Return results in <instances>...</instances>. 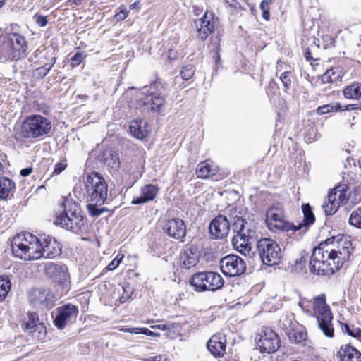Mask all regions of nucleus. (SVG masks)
I'll return each instance as SVG.
<instances>
[{
  "label": "nucleus",
  "instance_id": "f257e3e1",
  "mask_svg": "<svg viewBox=\"0 0 361 361\" xmlns=\"http://www.w3.org/2000/svg\"><path fill=\"white\" fill-rule=\"evenodd\" d=\"M353 247L346 239L328 238L315 247L310 259V270L318 275H331L350 260Z\"/></svg>",
  "mask_w": 361,
  "mask_h": 361
},
{
  "label": "nucleus",
  "instance_id": "f03ea898",
  "mask_svg": "<svg viewBox=\"0 0 361 361\" xmlns=\"http://www.w3.org/2000/svg\"><path fill=\"white\" fill-rule=\"evenodd\" d=\"M11 249L15 257L25 261L52 259L61 254L59 243L54 238L48 236L41 241L30 233L16 235L12 240Z\"/></svg>",
  "mask_w": 361,
  "mask_h": 361
},
{
  "label": "nucleus",
  "instance_id": "7ed1b4c3",
  "mask_svg": "<svg viewBox=\"0 0 361 361\" xmlns=\"http://www.w3.org/2000/svg\"><path fill=\"white\" fill-rule=\"evenodd\" d=\"M85 220L79 206L72 200H66L63 209L56 213L54 223L74 233H80L87 229Z\"/></svg>",
  "mask_w": 361,
  "mask_h": 361
},
{
  "label": "nucleus",
  "instance_id": "20e7f679",
  "mask_svg": "<svg viewBox=\"0 0 361 361\" xmlns=\"http://www.w3.org/2000/svg\"><path fill=\"white\" fill-rule=\"evenodd\" d=\"M142 94L143 99L137 101V109L144 107L147 111L157 113L163 111L168 92L159 80L154 81L148 88L145 87Z\"/></svg>",
  "mask_w": 361,
  "mask_h": 361
},
{
  "label": "nucleus",
  "instance_id": "39448f33",
  "mask_svg": "<svg viewBox=\"0 0 361 361\" xmlns=\"http://www.w3.org/2000/svg\"><path fill=\"white\" fill-rule=\"evenodd\" d=\"M83 198L88 202L104 204L108 198V184L98 173L88 174L84 180Z\"/></svg>",
  "mask_w": 361,
  "mask_h": 361
},
{
  "label": "nucleus",
  "instance_id": "423d86ee",
  "mask_svg": "<svg viewBox=\"0 0 361 361\" xmlns=\"http://www.w3.org/2000/svg\"><path fill=\"white\" fill-rule=\"evenodd\" d=\"M52 123L50 120L39 114L27 116L20 128L21 135L26 139H37L50 133Z\"/></svg>",
  "mask_w": 361,
  "mask_h": 361
},
{
  "label": "nucleus",
  "instance_id": "0eeeda50",
  "mask_svg": "<svg viewBox=\"0 0 361 361\" xmlns=\"http://www.w3.org/2000/svg\"><path fill=\"white\" fill-rule=\"evenodd\" d=\"M313 314L317 318L319 328L328 338H333L334 329L332 325L333 314L326 304L324 293L313 298Z\"/></svg>",
  "mask_w": 361,
  "mask_h": 361
},
{
  "label": "nucleus",
  "instance_id": "6e6552de",
  "mask_svg": "<svg viewBox=\"0 0 361 361\" xmlns=\"http://www.w3.org/2000/svg\"><path fill=\"white\" fill-rule=\"evenodd\" d=\"M190 284L197 292L216 291L224 284L222 276L214 271H200L194 274L189 280Z\"/></svg>",
  "mask_w": 361,
  "mask_h": 361
},
{
  "label": "nucleus",
  "instance_id": "1a4fd4ad",
  "mask_svg": "<svg viewBox=\"0 0 361 361\" xmlns=\"http://www.w3.org/2000/svg\"><path fill=\"white\" fill-rule=\"evenodd\" d=\"M257 250L262 263L267 266L277 265L282 257L279 244L270 238H262L257 241Z\"/></svg>",
  "mask_w": 361,
  "mask_h": 361
},
{
  "label": "nucleus",
  "instance_id": "9d476101",
  "mask_svg": "<svg viewBox=\"0 0 361 361\" xmlns=\"http://www.w3.org/2000/svg\"><path fill=\"white\" fill-rule=\"evenodd\" d=\"M347 190L348 185L346 184H340L329 193L326 201L322 205L326 215L334 214L340 205L347 202L348 199Z\"/></svg>",
  "mask_w": 361,
  "mask_h": 361
},
{
  "label": "nucleus",
  "instance_id": "9b49d317",
  "mask_svg": "<svg viewBox=\"0 0 361 361\" xmlns=\"http://www.w3.org/2000/svg\"><path fill=\"white\" fill-rule=\"evenodd\" d=\"M255 341L262 353H273L280 347L281 341L278 334L271 329L264 327L257 335Z\"/></svg>",
  "mask_w": 361,
  "mask_h": 361
},
{
  "label": "nucleus",
  "instance_id": "f8f14e48",
  "mask_svg": "<svg viewBox=\"0 0 361 361\" xmlns=\"http://www.w3.org/2000/svg\"><path fill=\"white\" fill-rule=\"evenodd\" d=\"M229 217L233 222V230L236 234L251 241L257 239L255 228L245 222L243 219L241 212L236 207L229 209Z\"/></svg>",
  "mask_w": 361,
  "mask_h": 361
},
{
  "label": "nucleus",
  "instance_id": "ddd939ff",
  "mask_svg": "<svg viewBox=\"0 0 361 361\" xmlns=\"http://www.w3.org/2000/svg\"><path fill=\"white\" fill-rule=\"evenodd\" d=\"M266 222L269 230L273 232L278 231H295L299 228L288 223L283 215V210L280 206L270 207L266 214Z\"/></svg>",
  "mask_w": 361,
  "mask_h": 361
},
{
  "label": "nucleus",
  "instance_id": "4468645a",
  "mask_svg": "<svg viewBox=\"0 0 361 361\" xmlns=\"http://www.w3.org/2000/svg\"><path fill=\"white\" fill-rule=\"evenodd\" d=\"M56 300V296L47 288H33L29 293V301L35 307L51 309Z\"/></svg>",
  "mask_w": 361,
  "mask_h": 361
},
{
  "label": "nucleus",
  "instance_id": "2eb2a0df",
  "mask_svg": "<svg viewBox=\"0 0 361 361\" xmlns=\"http://www.w3.org/2000/svg\"><path fill=\"white\" fill-rule=\"evenodd\" d=\"M222 273L228 276H240L245 270V262L238 256L229 255L223 257L219 262Z\"/></svg>",
  "mask_w": 361,
  "mask_h": 361
},
{
  "label": "nucleus",
  "instance_id": "dca6fc26",
  "mask_svg": "<svg viewBox=\"0 0 361 361\" xmlns=\"http://www.w3.org/2000/svg\"><path fill=\"white\" fill-rule=\"evenodd\" d=\"M78 314V307L72 304H67L56 309V315L54 319V325L59 329L75 321Z\"/></svg>",
  "mask_w": 361,
  "mask_h": 361
},
{
  "label": "nucleus",
  "instance_id": "f3484780",
  "mask_svg": "<svg viewBox=\"0 0 361 361\" xmlns=\"http://www.w3.org/2000/svg\"><path fill=\"white\" fill-rule=\"evenodd\" d=\"M23 329L35 338L42 339L46 334L45 327L39 322V316L35 312L27 314V319L23 324Z\"/></svg>",
  "mask_w": 361,
  "mask_h": 361
},
{
  "label": "nucleus",
  "instance_id": "a211bd4d",
  "mask_svg": "<svg viewBox=\"0 0 361 361\" xmlns=\"http://www.w3.org/2000/svg\"><path fill=\"white\" fill-rule=\"evenodd\" d=\"M197 37L205 40L214 30V13L206 11L202 18L195 21Z\"/></svg>",
  "mask_w": 361,
  "mask_h": 361
},
{
  "label": "nucleus",
  "instance_id": "6ab92c4d",
  "mask_svg": "<svg viewBox=\"0 0 361 361\" xmlns=\"http://www.w3.org/2000/svg\"><path fill=\"white\" fill-rule=\"evenodd\" d=\"M44 274L53 282L63 283L68 276V269L64 265L47 262L44 264Z\"/></svg>",
  "mask_w": 361,
  "mask_h": 361
},
{
  "label": "nucleus",
  "instance_id": "aec40b11",
  "mask_svg": "<svg viewBox=\"0 0 361 361\" xmlns=\"http://www.w3.org/2000/svg\"><path fill=\"white\" fill-rule=\"evenodd\" d=\"M229 230V221L223 215H218L209 224V231L211 234L214 235L217 239H223L227 236Z\"/></svg>",
  "mask_w": 361,
  "mask_h": 361
},
{
  "label": "nucleus",
  "instance_id": "412c9836",
  "mask_svg": "<svg viewBox=\"0 0 361 361\" xmlns=\"http://www.w3.org/2000/svg\"><path fill=\"white\" fill-rule=\"evenodd\" d=\"M165 229L169 236L183 241L186 234V226L180 219H172L167 221Z\"/></svg>",
  "mask_w": 361,
  "mask_h": 361
},
{
  "label": "nucleus",
  "instance_id": "4be33fe9",
  "mask_svg": "<svg viewBox=\"0 0 361 361\" xmlns=\"http://www.w3.org/2000/svg\"><path fill=\"white\" fill-rule=\"evenodd\" d=\"M207 348L215 357H221L226 350V338L221 334L212 336L207 342Z\"/></svg>",
  "mask_w": 361,
  "mask_h": 361
},
{
  "label": "nucleus",
  "instance_id": "5701e85b",
  "mask_svg": "<svg viewBox=\"0 0 361 361\" xmlns=\"http://www.w3.org/2000/svg\"><path fill=\"white\" fill-rule=\"evenodd\" d=\"M159 189L157 185L148 184L141 188V195L132 200L133 204H142L152 201L157 196Z\"/></svg>",
  "mask_w": 361,
  "mask_h": 361
},
{
  "label": "nucleus",
  "instance_id": "b1692460",
  "mask_svg": "<svg viewBox=\"0 0 361 361\" xmlns=\"http://www.w3.org/2000/svg\"><path fill=\"white\" fill-rule=\"evenodd\" d=\"M0 54L6 59L14 60L20 58V53L16 47L11 38L5 37L0 45Z\"/></svg>",
  "mask_w": 361,
  "mask_h": 361
},
{
  "label": "nucleus",
  "instance_id": "393cba45",
  "mask_svg": "<svg viewBox=\"0 0 361 361\" xmlns=\"http://www.w3.org/2000/svg\"><path fill=\"white\" fill-rule=\"evenodd\" d=\"M219 168L210 160H205L199 163L196 169L198 178H208L217 173Z\"/></svg>",
  "mask_w": 361,
  "mask_h": 361
},
{
  "label": "nucleus",
  "instance_id": "a878e982",
  "mask_svg": "<svg viewBox=\"0 0 361 361\" xmlns=\"http://www.w3.org/2000/svg\"><path fill=\"white\" fill-rule=\"evenodd\" d=\"M130 134L135 138L142 140L145 138L149 132L148 125L143 120L133 121L129 126Z\"/></svg>",
  "mask_w": 361,
  "mask_h": 361
},
{
  "label": "nucleus",
  "instance_id": "bb28decb",
  "mask_svg": "<svg viewBox=\"0 0 361 361\" xmlns=\"http://www.w3.org/2000/svg\"><path fill=\"white\" fill-rule=\"evenodd\" d=\"M199 255L197 249L189 247L183 251L180 255V262L185 269L194 267L197 263Z\"/></svg>",
  "mask_w": 361,
  "mask_h": 361
},
{
  "label": "nucleus",
  "instance_id": "cd10ccee",
  "mask_svg": "<svg viewBox=\"0 0 361 361\" xmlns=\"http://www.w3.org/2000/svg\"><path fill=\"white\" fill-rule=\"evenodd\" d=\"M338 355L341 361H361V353L348 345L340 348Z\"/></svg>",
  "mask_w": 361,
  "mask_h": 361
},
{
  "label": "nucleus",
  "instance_id": "c85d7f7f",
  "mask_svg": "<svg viewBox=\"0 0 361 361\" xmlns=\"http://www.w3.org/2000/svg\"><path fill=\"white\" fill-rule=\"evenodd\" d=\"M233 247L241 254L246 255L251 251L252 241L236 234L232 240Z\"/></svg>",
  "mask_w": 361,
  "mask_h": 361
},
{
  "label": "nucleus",
  "instance_id": "c756f323",
  "mask_svg": "<svg viewBox=\"0 0 361 361\" xmlns=\"http://www.w3.org/2000/svg\"><path fill=\"white\" fill-rule=\"evenodd\" d=\"M343 76L341 68L334 67L327 70L321 77L322 83H331L340 80Z\"/></svg>",
  "mask_w": 361,
  "mask_h": 361
},
{
  "label": "nucleus",
  "instance_id": "7c9ffc66",
  "mask_svg": "<svg viewBox=\"0 0 361 361\" xmlns=\"http://www.w3.org/2000/svg\"><path fill=\"white\" fill-rule=\"evenodd\" d=\"M15 188V183L8 178L0 179V198L6 199L9 195L10 192Z\"/></svg>",
  "mask_w": 361,
  "mask_h": 361
},
{
  "label": "nucleus",
  "instance_id": "2f4dec72",
  "mask_svg": "<svg viewBox=\"0 0 361 361\" xmlns=\"http://www.w3.org/2000/svg\"><path fill=\"white\" fill-rule=\"evenodd\" d=\"M11 288L10 279L7 276H0V302L5 300Z\"/></svg>",
  "mask_w": 361,
  "mask_h": 361
},
{
  "label": "nucleus",
  "instance_id": "473e14b6",
  "mask_svg": "<svg viewBox=\"0 0 361 361\" xmlns=\"http://www.w3.org/2000/svg\"><path fill=\"white\" fill-rule=\"evenodd\" d=\"M105 164L111 171H117L120 166V160L117 153L111 152L105 158Z\"/></svg>",
  "mask_w": 361,
  "mask_h": 361
},
{
  "label": "nucleus",
  "instance_id": "72a5a7b5",
  "mask_svg": "<svg viewBox=\"0 0 361 361\" xmlns=\"http://www.w3.org/2000/svg\"><path fill=\"white\" fill-rule=\"evenodd\" d=\"M8 37L12 39V41L13 42V44L17 48V50H18L20 54L25 51L26 42L24 37L16 33L11 35Z\"/></svg>",
  "mask_w": 361,
  "mask_h": 361
},
{
  "label": "nucleus",
  "instance_id": "f704fd0d",
  "mask_svg": "<svg viewBox=\"0 0 361 361\" xmlns=\"http://www.w3.org/2000/svg\"><path fill=\"white\" fill-rule=\"evenodd\" d=\"M350 225L361 229V207L354 209L349 217Z\"/></svg>",
  "mask_w": 361,
  "mask_h": 361
},
{
  "label": "nucleus",
  "instance_id": "c9c22d12",
  "mask_svg": "<svg viewBox=\"0 0 361 361\" xmlns=\"http://www.w3.org/2000/svg\"><path fill=\"white\" fill-rule=\"evenodd\" d=\"M100 205L101 204H99L90 202L87 205V209L88 214L93 218H96V217L99 216L104 212H106L108 210L106 208H99V206H100Z\"/></svg>",
  "mask_w": 361,
  "mask_h": 361
},
{
  "label": "nucleus",
  "instance_id": "e433bc0d",
  "mask_svg": "<svg viewBox=\"0 0 361 361\" xmlns=\"http://www.w3.org/2000/svg\"><path fill=\"white\" fill-rule=\"evenodd\" d=\"M342 106L339 103L331 104H326L322 106H319L317 109V113L319 114H324L329 112L334 111H341Z\"/></svg>",
  "mask_w": 361,
  "mask_h": 361
},
{
  "label": "nucleus",
  "instance_id": "4c0bfd02",
  "mask_svg": "<svg viewBox=\"0 0 361 361\" xmlns=\"http://www.w3.org/2000/svg\"><path fill=\"white\" fill-rule=\"evenodd\" d=\"M302 212L304 214V222L306 225L312 224L314 222V215L311 210L309 204H304L302 206Z\"/></svg>",
  "mask_w": 361,
  "mask_h": 361
},
{
  "label": "nucleus",
  "instance_id": "58836bf2",
  "mask_svg": "<svg viewBox=\"0 0 361 361\" xmlns=\"http://www.w3.org/2000/svg\"><path fill=\"white\" fill-rule=\"evenodd\" d=\"M195 73V68L192 65L189 64L183 67L180 71L181 78L184 80H188L190 79Z\"/></svg>",
  "mask_w": 361,
  "mask_h": 361
},
{
  "label": "nucleus",
  "instance_id": "ea45409f",
  "mask_svg": "<svg viewBox=\"0 0 361 361\" xmlns=\"http://www.w3.org/2000/svg\"><path fill=\"white\" fill-rule=\"evenodd\" d=\"M291 75H292L291 72L288 71H284L280 75V80L286 90L289 89L290 87Z\"/></svg>",
  "mask_w": 361,
  "mask_h": 361
},
{
  "label": "nucleus",
  "instance_id": "a19ab883",
  "mask_svg": "<svg viewBox=\"0 0 361 361\" xmlns=\"http://www.w3.org/2000/svg\"><path fill=\"white\" fill-rule=\"evenodd\" d=\"M343 330H344L350 336L355 338L361 337V329L356 328L354 326H350L348 324H345Z\"/></svg>",
  "mask_w": 361,
  "mask_h": 361
},
{
  "label": "nucleus",
  "instance_id": "79ce46f5",
  "mask_svg": "<svg viewBox=\"0 0 361 361\" xmlns=\"http://www.w3.org/2000/svg\"><path fill=\"white\" fill-rule=\"evenodd\" d=\"M307 334L302 331H293L290 335V340L295 343H301L306 340Z\"/></svg>",
  "mask_w": 361,
  "mask_h": 361
},
{
  "label": "nucleus",
  "instance_id": "37998d69",
  "mask_svg": "<svg viewBox=\"0 0 361 361\" xmlns=\"http://www.w3.org/2000/svg\"><path fill=\"white\" fill-rule=\"evenodd\" d=\"M51 61H52L51 64L46 63L43 66L37 69V73L38 76H39L40 78H42L47 75V73L49 72V71L51 70L53 65L55 63V61H56L55 58H53L51 59Z\"/></svg>",
  "mask_w": 361,
  "mask_h": 361
},
{
  "label": "nucleus",
  "instance_id": "c03bdc74",
  "mask_svg": "<svg viewBox=\"0 0 361 361\" xmlns=\"http://www.w3.org/2000/svg\"><path fill=\"white\" fill-rule=\"evenodd\" d=\"M269 5L270 1H262L260 4V9L262 13V18L266 20L269 19Z\"/></svg>",
  "mask_w": 361,
  "mask_h": 361
},
{
  "label": "nucleus",
  "instance_id": "a18cd8bd",
  "mask_svg": "<svg viewBox=\"0 0 361 361\" xmlns=\"http://www.w3.org/2000/svg\"><path fill=\"white\" fill-rule=\"evenodd\" d=\"M124 255L118 254L116 257L109 264L106 269L110 271L114 270L116 267H118Z\"/></svg>",
  "mask_w": 361,
  "mask_h": 361
},
{
  "label": "nucleus",
  "instance_id": "49530a36",
  "mask_svg": "<svg viewBox=\"0 0 361 361\" xmlns=\"http://www.w3.org/2000/svg\"><path fill=\"white\" fill-rule=\"evenodd\" d=\"M84 59V56L82 53L77 52L71 57V65L73 67L78 66Z\"/></svg>",
  "mask_w": 361,
  "mask_h": 361
},
{
  "label": "nucleus",
  "instance_id": "de8ad7c7",
  "mask_svg": "<svg viewBox=\"0 0 361 361\" xmlns=\"http://www.w3.org/2000/svg\"><path fill=\"white\" fill-rule=\"evenodd\" d=\"M322 41L324 49H328L333 47L334 44V38L329 35H324L322 37Z\"/></svg>",
  "mask_w": 361,
  "mask_h": 361
},
{
  "label": "nucleus",
  "instance_id": "09e8293b",
  "mask_svg": "<svg viewBox=\"0 0 361 361\" xmlns=\"http://www.w3.org/2000/svg\"><path fill=\"white\" fill-rule=\"evenodd\" d=\"M228 6L233 8L236 12L240 11L243 8L237 0H226Z\"/></svg>",
  "mask_w": 361,
  "mask_h": 361
},
{
  "label": "nucleus",
  "instance_id": "8fccbe9b",
  "mask_svg": "<svg viewBox=\"0 0 361 361\" xmlns=\"http://www.w3.org/2000/svg\"><path fill=\"white\" fill-rule=\"evenodd\" d=\"M34 18H35L37 24L40 27H44L48 23L45 16L41 15H35Z\"/></svg>",
  "mask_w": 361,
  "mask_h": 361
},
{
  "label": "nucleus",
  "instance_id": "3c124183",
  "mask_svg": "<svg viewBox=\"0 0 361 361\" xmlns=\"http://www.w3.org/2000/svg\"><path fill=\"white\" fill-rule=\"evenodd\" d=\"M138 334H142L147 336H159L160 334L159 333H156L154 331H152L151 330L147 329V328H138Z\"/></svg>",
  "mask_w": 361,
  "mask_h": 361
},
{
  "label": "nucleus",
  "instance_id": "603ef678",
  "mask_svg": "<svg viewBox=\"0 0 361 361\" xmlns=\"http://www.w3.org/2000/svg\"><path fill=\"white\" fill-rule=\"evenodd\" d=\"M128 14H129V11H128L125 8H121V11L119 13H118L116 15V18L117 20H123L128 17Z\"/></svg>",
  "mask_w": 361,
  "mask_h": 361
},
{
  "label": "nucleus",
  "instance_id": "864d4df0",
  "mask_svg": "<svg viewBox=\"0 0 361 361\" xmlns=\"http://www.w3.org/2000/svg\"><path fill=\"white\" fill-rule=\"evenodd\" d=\"M352 110H361V103L360 104H348L344 106H342V111H352Z\"/></svg>",
  "mask_w": 361,
  "mask_h": 361
},
{
  "label": "nucleus",
  "instance_id": "5fc2aeb1",
  "mask_svg": "<svg viewBox=\"0 0 361 361\" xmlns=\"http://www.w3.org/2000/svg\"><path fill=\"white\" fill-rule=\"evenodd\" d=\"M66 167V164L63 162H59L54 166V173L56 174L61 173Z\"/></svg>",
  "mask_w": 361,
  "mask_h": 361
},
{
  "label": "nucleus",
  "instance_id": "6e6d98bb",
  "mask_svg": "<svg viewBox=\"0 0 361 361\" xmlns=\"http://www.w3.org/2000/svg\"><path fill=\"white\" fill-rule=\"evenodd\" d=\"M138 328L139 327H136V328L121 327L119 329V331H123V332H128L130 334H138Z\"/></svg>",
  "mask_w": 361,
  "mask_h": 361
},
{
  "label": "nucleus",
  "instance_id": "4d7b16f0",
  "mask_svg": "<svg viewBox=\"0 0 361 361\" xmlns=\"http://www.w3.org/2000/svg\"><path fill=\"white\" fill-rule=\"evenodd\" d=\"M153 329H160V330H168L169 329V326L165 324H159V325H153L151 326Z\"/></svg>",
  "mask_w": 361,
  "mask_h": 361
},
{
  "label": "nucleus",
  "instance_id": "13d9d810",
  "mask_svg": "<svg viewBox=\"0 0 361 361\" xmlns=\"http://www.w3.org/2000/svg\"><path fill=\"white\" fill-rule=\"evenodd\" d=\"M32 171V168L31 167H27V168H25V169H23L20 171V175L23 177H26L27 176H29Z\"/></svg>",
  "mask_w": 361,
  "mask_h": 361
},
{
  "label": "nucleus",
  "instance_id": "bf43d9fd",
  "mask_svg": "<svg viewBox=\"0 0 361 361\" xmlns=\"http://www.w3.org/2000/svg\"><path fill=\"white\" fill-rule=\"evenodd\" d=\"M83 0H68V3L69 5H80Z\"/></svg>",
  "mask_w": 361,
  "mask_h": 361
},
{
  "label": "nucleus",
  "instance_id": "052dcab7",
  "mask_svg": "<svg viewBox=\"0 0 361 361\" xmlns=\"http://www.w3.org/2000/svg\"><path fill=\"white\" fill-rule=\"evenodd\" d=\"M305 57L307 61H310L311 59H313V57L311 56V53L309 49H307L305 52Z\"/></svg>",
  "mask_w": 361,
  "mask_h": 361
},
{
  "label": "nucleus",
  "instance_id": "680f3d73",
  "mask_svg": "<svg viewBox=\"0 0 361 361\" xmlns=\"http://www.w3.org/2000/svg\"><path fill=\"white\" fill-rule=\"evenodd\" d=\"M169 58L171 59H174L176 58V54L172 51V50H169Z\"/></svg>",
  "mask_w": 361,
  "mask_h": 361
},
{
  "label": "nucleus",
  "instance_id": "e2e57ef3",
  "mask_svg": "<svg viewBox=\"0 0 361 361\" xmlns=\"http://www.w3.org/2000/svg\"><path fill=\"white\" fill-rule=\"evenodd\" d=\"M139 4V1H136L132 4L130 5V9H135L137 7V5Z\"/></svg>",
  "mask_w": 361,
  "mask_h": 361
},
{
  "label": "nucleus",
  "instance_id": "0e129e2a",
  "mask_svg": "<svg viewBox=\"0 0 361 361\" xmlns=\"http://www.w3.org/2000/svg\"><path fill=\"white\" fill-rule=\"evenodd\" d=\"M152 359L153 361H163V357L161 355L155 356Z\"/></svg>",
  "mask_w": 361,
  "mask_h": 361
},
{
  "label": "nucleus",
  "instance_id": "69168bd1",
  "mask_svg": "<svg viewBox=\"0 0 361 361\" xmlns=\"http://www.w3.org/2000/svg\"><path fill=\"white\" fill-rule=\"evenodd\" d=\"M126 298H125V297L123 295V296L121 298V299H120V300H121V302H124Z\"/></svg>",
  "mask_w": 361,
  "mask_h": 361
},
{
  "label": "nucleus",
  "instance_id": "338daca9",
  "mask_svg": "<svg viewBox=\"0 0 361 361\" xmlns=\"http://www.w3.org/2000/svg\"><path fill=\"white\" fill-rule=\"evenodd\" d=\"M5 4V1H0V8H1Z\"/></svg>",
  "mask_w": 361,
  "mask_h": 361
},
{
  "label": "nucleus",
  "instance_id": "774afa93",
  "mask_svg": "<svg viewBox=\"0 0 361 361\" xmlns=\"http://www.w3.org/2000/svg\"><path fill=\"white\" fill-rule=\"evenodd\" d=\"M2 169H3V165L0 162V171H2Z\"/></svg>",
  "mask_w": 361,
  "mask_h": 361
}]
</instances>
